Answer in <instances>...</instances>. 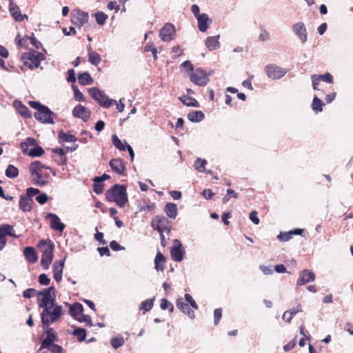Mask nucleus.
Returning a JSON list of instances; mask_svg holds the SVG:
<instances>
[{"label": "nucleus", "mask_w": 353, "mask_h": 353, "mask_svg": "<svg viewBox=\"0 0 353 353\" xmlns=\"http://www.w3.org/2000/svg\"><path fill=\"white\" fill-rule=\"evenodd\" d=\"M46 349L48 350L51 352V353H63V349L59 345L53 343L51 345H49L48 347H46Z\"/></svg>", "instance_id": "obj_52"}, {"label": "nucleus", "mask_w": 353, "mask_h": 353, "mask_svg": "<svg viewBox=\"0 0 353 353\" xmlns=\"http://www.w3.org/2000/svg\"><path fill=\"white\" fill-rule=\"evenodd\" d=\"M270 38V33L264 28H261V32L259 36V39L261 41H265Z\"/></svg>", "instance_id": "obj_64"}, {"label": "nucleus", "mask_w": 353, "mask_h": 353, "mask_svg": "<svg viewBox=\"0 0 353 353\" xmlns=\"http://www.w3.org/2000/svg\"><path fill=\"white\" fill-rule=\"evenodd\" d=\"M14 106L17 112L24 118H30L32 116L31 112L29 109L24 105L20 101L14 100L13 102Z\"/></svg>", "instance_id": "obj_23"}, {"label": "nucleus", "mask_w": 353, "mask_h": 353, "mask_svg": "<svg viewBox=\"0 0 353 353\" xmlns=\"http://www.w3.org/2000/svg\"><path fill=\"white\" fill-rule=\"evenodd\" d=\"M64 263L65 259L63 260L55 261L52 266L53 276L55 281L58 283L62 279Z\"/></svg>", "instance_id": "obj_21"}, {"label": "nucleus", "mask_w": 353, "mask_h": 353, "mask_svg": "<svg viewBox=\"0 0 353 353\" xmlns=\"http://www.w3.org/2000/svg\"><path fill=\"white\" fill-rule=\"evenodd\" d=\"M9 12L17 21H22L25 19H28V16L26 14H22L21 13L19 7L14 3L13 0H10L9 4Z\"/></svg>", "instance_id": "obj_20"}, {"label": "nucleus", "mask_w": 353, "mask_h": 353, "mask_svg": "<svg viewBox=\"0 0 353 353\" xmlns=\"http://www.w3.org/2000/svg\"><path fill=\"white\" fill-rule=\"evenodd\" d=\"M323 105V101L317 97H314L312 103V108L314 111L318 112L323 110L322 106Z\"/></svg>", "instance_id": "obj_45"}, {"label": "nucleus", "mask_w": 353, "mask_h": 353, "mask_svg": "<svg viewBox=\"0 0 353 353\" xmlns=\"http://www.w3.org/2000/svg\"><path fill=\"white\" fill-rule=\"evenodd\" d=\"M7 236L18 238L14 232L13 226L10 224L0 225V251L2 250L7 243Z\"/></svg>", "instance_id": "obj_11"}, {"label": "nucleus", "mask_w": 353, "mask_h": 353, "mask_svg": "<svg viewBox=\"0 0 353 353\" xmlns=\"http://www.w3.org/2000/svg\"><path fill=\"white\" fill-rule=\"evenodd\" d=\"M83 311V305L79 303H75L70 305L69 312L70 314L77 319L78 317L77 316L82 313Z\"/></svg>", "instance_id": "obj_36"}, {"label": "nucleus", "mask_w": 353, "mask_h": 353, "mask_svg": "<svg viewBox=\"0 0 353 353\" xmlns=\"http://www.w3.org/2000/svg\"><path fill=\"white\" fill-rule=\"evenodd\" d=\"M312 85L314 90H319L317 88V85L319 84L321 81V79L319 74H312L311 76Z\"/></svg>", "instance_id": "obj_60"}, {"label": "nucleus", "mask_w": 353, "mask_h": 353, "mask_svg": "<svg viewBox=\"0 0 353 353\" xmlns=\"http://www.w3.org/2000/svg\"><path fill=\"white\" fill-rule=\"evenodd\" d=\"M95 19H96L97 23L99 25L101 26L105 23V21L108 19V15L106 14H105L103 12L98 11L95 13Z\"/></svg>", "instance_id": "obj_49"}, {"label": "nucleus", "mask_w": 353, "mask_h": 353, "mask_svg": "<svg viewBox=\"0 0 353 353\" xmlns=\"http://www.w3.org/2000/svg\"><path fill=\"white\" fill-rule=\"evenodd\" d=\"M175 27L170 23H167L161 29L159 36L162 41L168 42L173 39L175 34Z\"/></svg>", "instance_id": "obj_14"}, {"label": "nucleus", "mask_w": 353, "mask_h": 353, "mask_svg": "<svg viewBox=\"0 0 353 353\" xmlns=\"http://www.w3.org/2000/svg\"><path fill=\"white\" fill-rule=\"evenodd\" d=\"M73 334L78 338L79 341H83L86 338V331L83 328L77 327L74 329Z\"/></svg>", "instance_id": "obj_47"}, {"label": "nucleus", "mask_w": 353, "mask_h": 353, "mask_svg": "<svg viewBox=\"0 0 353 353\" xmlns=\"http://www.w3.org/2000/svg\"><path fill=\"white\" fill-rule=\"evenodd\" d=\"M264 70L268 77L273 80L281 79L287 73V70L273 63L266 65Z\"/></svg>", "instance_id": "obj_10"}, {"label": "nucleus", "mask_w": 353, "mask_h": 353, "mask_svg": "<svg viewBox=\"0 0 353 353\" xmlns=\"http://www.w3.org/2000/svg\"><path fill=\"white\" fill-rule=\"evenodd\" d=\"M319 75L321 79V81H323L328 83H333V77L330 73L326 72L324 74H319Z\"/></svg>", "instance_id": "obj_59"}, {"label": "nucleus", "mask_w": 353, "mask_h": 353, "mask_svg": "<svg viewBox=\"0 0 353 353\" xmlns=\"http://www.w3.org/2000/svg\"><path fill=\"white\" fill-rule=\"evenodd\" d=\"M124 343L125 341L123 338L122 336H119L112 338L110 341L111 345L116 350L123 346L124 345Z\"/></svg>", "instance_id": "obj_46"}, {"label": "nucleus", "mask_w": 353, "mask_h": 353, "mask_svg": "<svg viewBox=\"0 0 353 353\" xmlns=\"http://www.w3.org/2000/svg\"><path fill=\"white\" fill-rule=\"evenodd\" d=\"M5 174L8 178L14 179L19 175V170L13 165H8Z\"/></svg>", "instance_id": "obj_41"}, {"label": "nucleus", "mask_w": 353, "mask_h": 353, "mask_svg": "<svg viewBox=\"0 0 353 353\" xmlns=\"http://www.w3.org/2000/svg\"><path fill=\"white\" fill-rule=\"evenodd\" d=\"M166 215L170 219H175L177 215V206L173 203H168L164 208Z\"/></svg>", "instance_id": "obj_34"}, {"label": "nucleus", "mask_w": 353, "mask_h": 353, "mask_svg": "<svg viewBox=\"0 0 353 353\" xmlns=\"http://www.w3.org/2000/svg\"><path fill=\"white\" fill-rule=\"evenodd\" d=\"M58 137L61 141L65 142H75L77 138L70 133H65L63 131H60L58 134Z\"/></svg>", "instance_id": "obj_44"}, {"label": "nucleus", "mask_w": 353, "mask_h": 353, "mask_svg": "<svg viewBox=\"0 0 353 353\" xmlns=\"http://www.w3.org/2000/svg\"><path fill=\"white\" fill-rule=\"evenodd\" d=\"M56 294H54L52 298L43 297L39 298L38 304L39 307L44 310L45 308L52 307L54 305Z\"/></svg>", "instance_id": "obj_26"}, {"label": "nucleus", "mask_w": 353, "mask_h": 353, "mask_svg": "<svg viewBox=\"0 0 353 353\" xmlns=\"http://www.w3.org/2000/svg\"><path fill=\"white\" fill-rule=\"evenodd\" d=\"M48 199L49 197L46 193H39L35 198L36 201L41 205L45 204Z\"/></svg>", "instance_id": "obj_54"}, {"label": "nucleus", "mask_w": 353, "mask_h": 353, "mask_svg": "<svg viewBox=\"0 0 353 353\" xmlns=\"http://www.w3.org/2000/svg\"><path fill=\"white\" fill-rule=\"evenodd\" d=\"M300 312H302V307L301 305L299 303L296 307L285 311L283 313L282 318L286 322L290 323L293 316Z\"/></svg>", "instance_id": "obj_29"}, {"label": "nucleus", "mask_w": 353, "mask_h": 353, "mask_svg": "<svg viewBox=\"0 0 353 353\" xmlns=\"http://www.w3.org/2000/svg\"><path fill=\"white\" fill-rule=\"evenodd\" d=\"M165 262V257L161 252H158L154 259V269L158 272H163L164 270Z\"/></svg>", "instance_id": "obj_32"}, {"label": "nucleus", "mask_w": 353, "mask_h": 353, "mask_svg": "<svg viewBox=\"0 0 353 353\" xmlns=\"http://www.w3.org/2000/svg\"><path fill=\"white\" fill-rule=\"evenodd\" d=\"M45 165L39 161L31 163L29 165L31 183L39 187H43L49 183V174L44 172Z\"/></svg>", "instance_id": "obj_1"}, {"label": "nucleus", "mask_w": 353, "mask_h": 353, "mask_svg": "<svg viewBox=\"0 0 353 353\" xmlns=\"http://www.w3.org/2000/svg\"><path fill=\"white\" fill-rule=\"evenodd\" d=\"M74 88V98L77 101H83L85 100L83 94L76 87Z\"/></svg>", "instance_id": "obj_56"}, {"label": "nucleus", "mask_w": 353, "mask_h": 353, "mask_svg": "<svg viewBox=\"0 0 353 353\" xmlns=\"http://www.w3.org/2000/svg\"><path fill=\"white\" fill-rule=\"evenodd\" d=\"M88 14L81 10H77L72 15V23L79 29L88 21Z\"/></svg>", "instance_id": "obj_18"}, {"label": "nucleus", "mask_w": 353, "mask_h": 353, "mask_svg": "<svg viewBox=\"0 0 353 353\" xmlns=\"http://www.w3.org/2000/svg\"><path fill=\"white\" fill-rule=\"evenodd\" d=\"M205 117V115L202 111L194 110L192 111L188 114V119L189 121L193 123L200 122Z\"/></svg>", "instance_id": "obj_35"}, {"label": "nucleus", "mask_w": 353, "mask_h": 353, "mask_svg": "<svg viewBox=\"0 0 353 353\" xmlns=\"http://www.w3.org/2000/svg\"><path fill=\"white\" fill-rule=\"evenodd\" d=\"M38 248L42 252L41 265L43 270H48L53 259L54 244L50 239H43L39 241Z\"/></svg>", "instance_id": "obj_4"}, {"label": "nucleus", "mask_w": 353, "mask_h": 353, "mask_svg": "<svg viewBox=\"0 0 353 353\" xmlns=\"http://www.w3.org/2000/svg\"><path fill=\"white\" fill-rule=\"evenodd\" d=\"M198 21V28L202 32H205L208 28V21L210 19L207 14L203 13L196 17Z\"/></svg>", "instance_id": "obj_27"}, {"label": "nucleus", "mask_w": 353, "mask_h": 353, "mask_svg": "<svg viewBox=\"0 0 353 353\" xmlns=\"http://www.w3.org/2000/svg\"><path fill=\"white\" fill-rule=\"evenodd\" d=\"M110 247L113 251H122L125 250V248L123 246H121L118 242L116 241H112L110 243Z\"/></svg>", "instance_id": "obj_58"}, {"label": "nucleus", "mask_w": 353, "mask_h": 353, "mask_svg": "<svg viewBox=\"0 0 353 353\" xmlns=\"http://www.w3.org/2000/svg\"><path fill=\"white\" fill-rule=\"evenodd\" d=\"M109 165L112 170L118 174H123L125 169L123 161L120 159H113L110 160Z\"/></svg>", "instance_id": "obj_22"}, {"label": "nucleus", "mask_w": 353, "mask_h": 353, "mask_svg": "<svg viewBox=\"0 0 353 353\" xmlns=\"http://www.w3.org/2000/svg\"><path fill=\"white\" fill-rule=\"evenodd\" d=\"M29 105L37 111L34 113L35 119L42 123L54 124L57 115L47 106L42 105L39 101H30Z\"/></svg>", "instance_id": "obj_2"}, {"label": "nucleus", "mask_w": 353, "mask_h": 353, "mask_svg": "<svg viewBox=\"0 0 353 353\" xmlns=\"http://www.w3.org/2000/svg\"><path fill=\"white\" fill-rule=\"evenodd\" d=\"M72 115L81 119L83 121H87L90 117V112L85 106L79 104L74 108Z\"/></svg>", "instance_id": "obj_19"}, {"label": "nucleus", "mask_w": 353, "mask_h": 353, "mask_svg": "<svg viewBox=\"0 0 353 353\" xmlns=\"http://www.w3.org/2000/svg\"><path fill=\"white\" fill-rule=\"evenodd\" d=\"M77 320L80 323H86L90 327L93 325L92 319L88 314H83L77 318Z\"/></svg>", "instance_id": "obj_53"}, {"label": "nucleus", "mask_w": 353, "mask_h": 353, "mask_svg": "<svg viewBox=\"0 0 353 353\" xmlns=\"http://www.w3.org/2000/svg\"><path fill=\"white\" fill-rule=\"evenodd\" d=\"M168 220L163 216H156L155 219L152 222V227L154 230H157L159 233L163 232H170L168 226Z\"/></svg>", "instance_id": "obj_13"}, {"label": "nucleus", "mask_w": 353, "mask_h": 353, "mask_svg": "<svg viewBox=\"0 0 353 353\" xmlns=\"http://www.w3.org/2000/svg\"><path fill=\"white\" fill-rule=\"evenodd\" d=\"M106 199L114 201L121 208L128 201L126 187L123 185L115 184L105 192Z\"/></svg>", "instance_id": "obj_3"}, {"label": "nucleus", "mask_w": 353, "mask_h": 353, "mask_svg": "<svg viewBox=\"0 0 353 353\" xmlns=\"http://www.w3.org/2000/svg\"><path fill=\"white\" fill-rule=\"evenodd\" d=\"M219 39V35L208 37L205 40L206 48L210 51L216 50L220 46Z\"/></svg>", "instance_id": "obj_30"}, {"label": "nucleus", "mask_w": 353, "mask_h": 353, "mask_svg": "<svg viewBox=\"0 0 353 353\" xmlns=\"http://www.w3.org/2000/svg\"><path fill=\"white\" fill-rule=\"evenodd\" d=\"M179 99L181 101V103H183V104L188 107H199V102L194 98L188 95L181 96L179 98Z\"/></svg>", "instance_id": "obj_33"}, {"label": "nucleus", "mask_w": 353, "mask_h": 353, "mask_svg": "<svg viewBox=\"0 0 353 353\" xmlns=\"http://www.w3.org/2000/svg\"><path fill=\"white\" fill-rule=\"evenodd\" d=\"M88 61L92 65L97 66L101 61V57L96 52L90 51L88 52Z\"/></svg>", "instance_id": "obj_40"}, {"label": "nucleus", "mask_w": 353, "mask_h": 353, "mask_svg": "<svg viewBox=\"0 0 353 353\" xmlns=\"http://www.w3.org/2000/svg\"><path fill=\"white\" fill-rule=\"evenodd\" d=\"M222 317V310L221 308H216L214 311V323L216 325Z\"/></svg>", "instance_id": "obj_55"}, {"label": "nucleus", "mask_w": 353, "mask_h": 353, "mask_svg": "<svg viewBox=\"0 0 353 353\" xmlns=\"http://www.w3.org/2000/svg\"><path fill=\"white\" fill-rule=\"evenodd\" d=\"M39 193L40 190L38 188L30 187L26 189V194H25V196L32 199L33 196H37L38 194Z\"/></svg>", "instance_id": "obj_51"}, {"label": "nucleus", "mask_w": 353, "mask_h": 353, "mask_svg": "<svg viewBox=\"0 0 353 353\" xmlns=\"http://www.w3.org/2000/svg\"><path fill=\"white\" fill-rule=\"evenodd\" d=\"M50 282V279L48 278L47 274H41L39 276V283L41 285H48Z\"/></svg>", "instance_id": "obj_63"}, {"label": "nucleus", "mask_w": 353, "mask_h": 353, "mask_svg": "<svg viewBox=\"0 0 353 353\" xmlns=\"http://www.w3.org/2000/svg\"><path fill=\"white\" fill-rule=\"evenodd\" d=\"M63 308L61 305H54L52 307L45 308L41 313L42 327L50 326L57 321L61 316Z\"/></svg>", "instance_id": "obj_5"}, {"label": "nucleus", "mask_w": 353, "mask_h": 353, "mask_svg": "<svg viewBox=\"0 0 353 353\" xmlns=\"http://www.w3.org/2000/svg\"><path fill=\"white\" fill-rule=\"evenodd\" d=\"M46 219L50 221V226L54 230L62 232L65 228V224L61 222L59 217L55 214L52 212L47 213Z\"/></svg>", "instance_id": "obj_16"}, {"label": "nucleus", "mask_w": 353, "mask_h": 353, "mask_svg": "<svg viewBox=\"0 0 353 353\" xmlns=\"http://www.w3.org/2000/svg\"><path fill=\"white\" fill-rule=\"evenodd\" d=\"M37 145V141L34 138L28 137L24 141L20 143V148L24 154H28L30 149Z\"/></svg>", "instance_id": "obj_31"}, {"label": "nucleus", "mask_w": 353, "mask_h": 353, "mask_svg": "<svg viewBox=\"0 0 353 353\" xmlns=\"http://www.w3.org/2000/svg\"><path fill=\"white\" fill-rule=\"evenodd\" d=\"M32 199L28 198L25 195H22L19 200V208L23 212H29L32 209V205L33 203Z\"/></svg>", "instance_id": "obj_24"}, {"label": "nucleus", "mask_w": 353, "mask_h": 353, "mask_svg": "<svg viewBox=\"0 0 353 353\" xmlns=\"http://www.w3.org/2000/svg\"><path fill=\"white\" fill-rule=\"evenodd\" d=\"M23 254L26 260L30 263H34L38 260V256L34 248L32 247H26L23 250Z\"/></svg>", "instance_id": "obj_28"}, {"label": "nucleus", "mask_w": 353, "mask_h": 353, "mask_svg": "<svg viewBox=\"0 0 353 353\" xmlns=\"http://www.w3.org/2000/svg\"><path fill=\"white\" fill-rule=\"evenodd\" d=\"M154 297L152 299H148L142 301L140 304L139 309L144 312H149L152 310L154 305Z\"/></svg>", "instance_id": "obj_39"}, {"label": "nucleus", "mask_w": 353, "mask_h": 353, "mask_svg": "<svg viewBox=\"0 0 353 353\" xmlns=\"http://www.w3.org/2000/svg\"><path fill=\"white\" fill-rule=\"evenodd\" d=\"M43 332L41 336V345L39 348L38 351L41 352V350L46 349V347H48L49 345L54 343V342H57L59 341V336L57 332L51 327H43Z\"/></svg>", "instance_id": "obj_6"}, {"label": "nucleus", "mask_w": 353, "mask_h": 353, "mask_svg": "<svg viewBox=\"0 0 353 353\" xmlns=\"http://www.w3.org/2000/svg\"><path fill=\"white\" fill-rule=\"evenodd\" d=\"M176 304L178 309L188 314L190 318H194V312L190 309V305L187 303L183 302L181 299H178Z\"/></svg>", "instance_id": "obj_25"}, {"label": "nucleus", "mask_w": 353, "mask_h": 353, "mask_svg": "<svg viewBox=\"0 0 353 353\" xmlns=\"http://www.w3.org/2000/svg\"><path fill=\"white\" fill-rule=\"evenodd\" d=\"M112 142L114 146L120 151H125L126 145L123 143L116 134L112 136Z\"/></svg>", "instance_id": "obj_43"}, {"label": "nucleus", "mask_w": 353, "mask_h": 353, "mask_svg": "<svg viewBox=\"0 0 353 353\" xmlns=\"http://www.w3.org/2000/svg\"><path fill=\"white\" fill-rule=\"evenodd\" d=\"M54 160L57 162V163L59 165H64L67 163V157L66 156H54Z\"/></svg>", "instance_id": "obj_61"}, {"label": "nucleus", "mask_w": 353, "mask_h": 353, "mask_svg": "<svg viewBox=\"0 0 353 353\" xmlns=\"http://www.w3.org/2000/svg\"><path fill=\"white\" fill-rule=\"evenodd\" d=\"M89 93L92 98L94 99L103 108H108L113 103H116L117 101L110 99L101 90L97 88H91L89 89Z\"/></svg>", "instance_id": "obj_7"}, {"label": "nucleus", "mask_w": 353, "mask_h": 353, "mask_svg": "<svg viewBox=\"0 0 353 353\" xmlns=\"http://www.w3.org/2000/svg\"><path fill=\"white\" fill-rule=\"evenodd\" d=\"M292 29L296 36L298 37L302 43L307 40V32L304 23L299 21L292 25Z\"/></svg>", "instance_id": "obj_15"}, {"label": "nucleus", "mask_w": 353, "mask_h": 353, "mask_svg": "<svg viewBox=\"0 0 353 353\" xmlns=\"http://www.w3.org/2000/svg\"><path fill=\"white\" fill-rule=\"evenodd\" d=\"M174 243L175 244V245L171 248L170 250V254L172 259L176 262H181L183 261L184 258L185 250L183 247L181 242L179 240L175 239L174 241Z\"/></svg>", "instance_id": "obj_12"}, {"label": "nucleus", "mask_w": 353, "mask_h": 353, "mask_svg": "<svg viewBox=\"0 0 353 353\" xmlns=\"http://www.w3.org/2000/svg\"><path fill=\"white\" fill-rule=\"evenodd\" d=\"M315 278L316 275L312 271L307 269L303 270L299 272L296 285H303L308 283L313 282Z\"/></svg>", "instance_id": "obj_17"}, {"label": "nucleus", "mask_w": 353, "mask_h": 353, "mask_svg": "<svg viewBox=\"0 0 353 353\" xmlns=\"http://www.w3.org/2000/svg\"><path fill=\"white\" fill-rule=\"evenodd\" d=\"M93 191L97 194H100L103 191V183L99 182V181H98L95 179H94Z\"/></svg>", "instance_id": "obj_50"}, {"label": "nucleus", "mask_w": 353, "mask_h": 353, "mask_svg": "<svg viewBox=\"0 0 353 353\" xmlns=\"http://www.w3.org/2000/svg\"><path fill=\"white\" fill-rule=\"evenodd\" d=\"M37 294L39 296H42L43 297L52 298V296L55 294V290L54 287L50 286L46 289H44L42 291L39 292Z\"/></svg>", "instance_id": "obj_48"}, {"label": "nucleus", "mask_w": 353, "mask_h": 353, "mask_svg": "<svg viewBox=\"0 0 353 353\" xmlns=\"http://www.w3.org/2000/svg\"><path fill=\"white\" fill-rule=\"evenodd\" d=\"M185 299L194 309H198V305L196 301L193 299V298L190 294H185Z\"/></svg>", "instance_id": "obj_62"}, {"label": "nucleus", "mask_w": 353, "mask_h": 353, "mask_svg": "<svg viewBox=\"0 0 353 353\" xmlns=\"http://www.w3.org/2000/svg\"><path fill=\"white\" fill-rule=\"evenodd\" d=\"M206 164L207 161L205 159L197 158L194 161V168L199 172H205Z\"/></svg>", "instance_id": "obj_38"}, {"label": "nucleus", "mask_w": 353, "mask_h": 353, "mask_svg": "<svg viewBox=\"0 0 353 353\" xmlns=\"http://www.w3.org/2000/svg\"><path fill=\"white\" fill-rule=\"evenodd\" d=\"M78 81L79 84L83 85H91L93 79L88 72L81 73L78 76Z\"/></svg>", "instance_id": "obj_37"}, {"label": "nucleus", "mask_w": 353, "mask_h": 353, "mask_svg": "<svg viewBox=\"0 0 353 353\" xmlns=\"http://www.w3.org/2000/svg\"><path fill=\"white\" fill-rule=\"evenodd\" d=\"M25 60L24 63L30 69L37 68L41 61L45 59V55L38 51L32 50L23 56Z\"/></svg>", "instance_id": "obj_8"}, {"label": "nucleus", "mask_w": 353, "mask_h": 353, "mask_svg": "<svg viewBox=\"0 0 353 353\" xmlns=\"http://www.w3.org/2000/svg\"><path fill=\"white\" fill-rule=\"evenodd\" d=\"M44 153V150L37 144L35 146H32V148L30 149V151L27 155L31 157H41Z\"/></svg>", "instance_id": "obj_42"}, {"label": "nucleus", "mask_w": 353, "mask_h": 353, "mask_svg": "<svg viewBox=\"0 0 353 353\" xmlns=\"http://www.w3.org/2000/svg\"><path fill=\"white\" fill-rule=\"evenodd\" d=\"M190 79L197 85L205 86L209 81V74H207L203 69L198 68L195 70L193 69L190 74Z\"/></svg>", "instance_id": "obj_9"}, {"label": "nucleus", "mask_w": 353, "mask_h": 353, "mask_svg": "<svg viewBox=\"0 0 353 353\" xmlns=\"http://www.w3.org/2000/svg\"><path fill=\"white\" fill-rule=\"evenodd\" d=\"M292 232L290 231L288 232H281L277 237L281 241H288L292 238Z\"/></svg>", "instance_id": "obj_57"}]
</instances>
